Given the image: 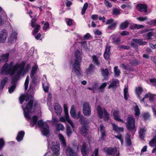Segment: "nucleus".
I'll use <instances>...</instances> for the list:
<instances>
[{"mask_svg":"<svg viewBox=\"0 0 156 156\" xmlns=\"http://www.w3.org/2000/svg\"><path fill=\"white\" fill-rule=\"evenodd\" d=\"M25 64V62L23 61L20 63H17L13 66L12 62L9 64L5 63L2 67L1 73L12 76L13 81L17 80L22 74L27 73L30 69V64H27L24 67Z\"/></svg>","mask_w":156,"mask_h":156,"instance_id":"1","label":"nucleus"},{"mask_svg":"<svg viewBox=\"0 0 156 156\" xmlns=\"http://www.w3.org/2000/svg\"><path fill=\"white\" fill-rule=\"evenodd\" d=\"M24 100L26 101H28V102L26 105H22L24 115L27 119L28 120L30 119L31 114L34 111V109L32 108L34 99L32 97L30 98L28 95H23L21 96L19 98L20 103L22 104Z\"/></svg>","mask_w":156,"mask_h":156,"instance_id":"2","label":"nucleus"},{"mask_svg":"<svg viewBox=\"0 0 156 156\" xmlns=\"http://www.w3.org/2000/svg\"><path fill=\"white\" fill-rule=\"evenodd\" d=\"M36 116H33L30 122V126L33 127L34 125L38 126L40 128H41V131L42 134L46 136H47L49 133V128L47 124L45 122H43L41 120H38Z\"/></svg>","mask_w":156,"mask_h":156,"instance_id":"3","label":"nucleus"},{"mask_svg":"<svg viewBox=\"0 0 156 156\" xmlns=\"http://www.w3.org/2000/svg\"><path fill=\"white\" fill-rule=\"evenodd\" d=\"M81 53V51L78 50L75 51L73 69L76 74L78 75L80 74V66L82 60Z\"/></svg>","mask_w":156,"mask_h":156,"instance_id":"4","label":"nucleus"},{"mask_svg":"<svg viewBox=\"0 0 156 156\" xmlns=\"http://www.w3.org/2000/svg\"><path fill=\"white\" fill-rule=\"evenodd\" d=\"M97 111L100 118H103L105 121L108 120L109 115L105 109H102L100 105H98L97 107Z\"/></svg>","mask_w":156,"mask_h":156,"instance_id":"5","label":"nucleus"},{"mask_svg":"<svg viewBox=\"0 0 156 156\" xmlns=\"http://www.w3.org/2000/svg\"><path fill=\"white\" fill-rule=\"evenodd\" d=\"M134 118L132 115H129L127 119V122L126 123L127 128L129 130L135 132L136 130L135 129Z\"/></svg>","mask_w":156,"mask_h":156,"instance_id":"6","label":"nucleus"},{"mask_svg":"<svg viewBox=\"0 0 156 156\" xmlns=\"http://www.w3.org/2000/svg\"><path fill=\"white\" fill-rule=\"evenodd\" d=\"M103 151L107 154L111 155L113 156H119V150L116 147H105L104 148Z\"/></svg>","mask_w":156,"mask_h":156,"instance_id":"7","label":"nucleus"},{"mask_svg":"<svg viewBox=\"0 0 156 156\" xmlns=\"http://www.w3.org/2000/svg\"><path fill=\"white\" fill-rule=\"evenodd\" d=\"M83 112L86 116H90L91 114V106L87 102H85L83 104Z\"/></svg>","mask_w":156,"mask_h":156,"instance_id":"8","label":"nucleus"},{"mask_svg":"<svg viewBox=\"0 0 156 156\" xmlns=\"http://www.w3.org/2000/svg\"><path fill=\"white\" fill-rule=\"evenodd\" d=\"M51 148L53 154L58 156L59 154V150L60 149V145L57 142H52L51 144Z\"/></svg>","mask_w":156,"mask_h":156,"instance_id":"9","label":"nucleus"},{"mask_svg":"<svg viewBox=\"0 0 156 156\" xmlns=\"http://www.w3.org/2000/svg\"><path fill=\"white\" fill-rule=\"evenodd\" d=\"M59 121L61 122L66 123V121H67L68 123H69L71 126L73 128L74 127V125L73 123L71 120L69 118L68 115H66L65 116L61 117L59 119Z\"/></svg>","mask_w":156,"mask_h":156,"instance_id":"10","label":"nucleus"},{"mask_svg":"<svg viewBox=\"0 0 156 156\" xmlns=\"http://www.w3.org/2000/svg\"><path fill=\"white\" fill-rule=\"evenodd\" d=\"M112 113L114 117V119L118 121L124 123V121L120 118L119 115V111L118 109H112Z\"/></svg>","mask_w":156,"mask_h":156,"instance_id":"11","label":"nucleus"},{"mask_svg":"<svg viewBox=\"0 0 156 156\" xmlns=\"http://www.w3.org/2000/svg\"><path fill=\"white\" fill-rule=\"evenodd\" d=\"M8 36L7 31L4 29L2 30L0 33V42H4Z\"/></svg>","mask_w":156,"mask_h":156,"instance_id":"12","label":"nucleus"},{"mask_svg":"<svg viewBox=\"0 0 156 156\" xmlns=\"http://www.w3.org/2000/svg\"><path fill=\"white\" fill-rule=\"evenodd\" d=\"M17 33L15 31H12L10 35L8 42L12 44L16 41L17 38Z\"/></svg>","mask_w":156,"mask_h":156,"instance_id":"13","label":"nucleus"},{"mask_svg":"<svg viewBox=\"0 0 156 156\" xmlns=\"http://www.w3.org/2000/svg\"><path fill=\"white\" fill-rule=\"evenodd\" d=\"M8 21L7 15L5 12L0 15V26Z\"/></svg>","mask_w":156,"mask_h":156,"instance_id":"14","label":"nucleus"},{"mask_svg":"<svg viewBox=\"0 0 156 156\" xmlns=\"http://www.w3.org/2000/svg\"><path fill=\"white\" fill-rule=\"evenodd\" d=\"M74 119H80V121L81 122V124H84V123H86L87 121L85 120L84 117L80 114V112H79L76 113L75 115V117L74 118Z\"/></svg>","mask_w":156,"mask_h":156,"instance_id":"15","label":"nucleus"},{"mask_svg":"<svg viewBox=\"0 0 156 156\" xmlns=\"http://www.w3.org/2000/svg\"><path fill=\"white\" fill-rule=\"evenodd\" d=\"M147 6L144 4H140L137 5V9L141 12H146L147 11Z\"/></svg>","mask_w":156,"mask_h":156,"instance_id":"16","label":"nucleus"},{"mask_svg":"<svg viewBox=\"0 0 156 156\" xmlns=\"http://www.w3.org/2000/svg\"><path fill=\"white\" fill-rule=\"evenodd\" d=\"M110 47L106 46L104 54V57L106 60H109V59L110 55L111 54L110 51Z\"/></svg>","mask_w":156,"mask_h":156,"instance_id":"17","label":"nucleus"},{"mask_svg":"<svg viewBox=\"0 0 156 156\" xmlns=\"http://www.w3.org/2000/svg\"><path fill=\"white\" fill-rule=\"evenodd\" d=\"M146 131L147 129L144 127L140 128L139 132L140 138L143 139L144 138Z\"/></svg>","mask_w":156,"mask_h":156,"instance_id":"18","label":"nucleus"},{"mask_svg":"<svg viewBox=\"0 0 156 156\" xmlns=\"http://www.w3.org/2000/svg\"><path fill=\"white\" fill-rule=\"evenodd\" d=\"M112 129L116 132L120 133L123 132L124 129L122 127H119L115 123L112 124Z\"/></svg>","mask_w":156,"mask_h":156,"instance_id":"19","label":"nucleus"},{"mask_svg":"<svg viewBox=\"0 0 156 156\" xmlns=\"http://www.w3.org/2000/svg\"><path fill=\"white\" fill-rule=\"evenodd\" d=\"M38 67L37 65L35 64L32 67V70L30 73V77L33 79V81L34 77V74L36 73L37 71V70Z\"/></svg>","mask_w":156,"mask_h":156,"instance_id":"20","label":"nucleus"},{"mask_svg":"<svg viewBox=\"0 0 156 156\" xmlns=\"http://www.w3.org/2000/svg\"><path fill=\"white\" fill-rule=\"evenodd\" d=\"M54 109L57 115H60L62 112V109L58 103L54 105Z\"/></svg>","mask_w":156,"mask_h":156,"instance_id":"21","label":"nucleus"},{"mask_svg":"<svg viewBox=\"0 0 156 156\" xmlns=\"http://www.w3.org/2000/svg\"><path fill=\"white\" fill-rule=\"evenodd\" d=\"M58 138L61 142V145L62 147L65 148L66 146V144L64 136L62 134L60 133L58 134Z\"/></svg>","mask_w":156,"mask_h":156,"instance_id":"22","label":"nucleus"},{"mask_svg":"<svg viewBox=\"0 0 156 156\" xmlns=\"http://www.w3.org/2000/svg\"><path fill=\"white\" fill-rule=\"evenodd\" d=\"M66 153L68 156H75L76 155V153L69 147H67Z\"/></svg>","mask_w":156,"mask_h":156,"instance_id":"23","label":"nucleus"},{"mask_svg":"<svg viewBox=\"0 0 156 156\" xmlns=\"http://www.w3.org/2000/svg\"><path fill=\"white\" fill-rule=\"evenodd\" d=\"M88 124L87 121L86 123H84V124H82L83 125V126L80 129V131L81 133L85 135L86 133L87 132V125Z\"/></svg>","mask_w":156,"mask_h":156,"instance_id":"24","label":"nucleus"},{"mask_svg":"<svg viewBox=\"0 0 156 156\" xmlns=\"http://www.w3.org/2000/svg\"><path fill=\"white\" fill-rule=\"evenodd\" d=\"M81 151L83 156H85L88 153V149L87 147L86 144L85 143H84L83 144Z\"/></svg>","mask_w":156,"mask_h":156,"instance_id":"25","label":"nucleus"},{"mask_svg":"<svg viewBox=\"0 0 156 156\" xmlns=\"http://www.w3.org/2000/svg\"><path fill=\"white\" fill-rule=\"evenodd\" d=\"M143 92V89L142 87H138L136 88V93L138 98L141 99V97L140 95L142 94Z\"/></svg>","mask_w":156,"mask_h":156,"instance_id":"26","label":"nucleus"},{"mask_svg":"<svg viewBox=\"0 0 156 156\" xmlns=\"http://www.w3.org/2000/svg\"><path fill=\"white\" fill-rule=\"evenodd\" d=\"M128 90V85H125L123 90L124 96L125 100H127L129 97Z\"/></svg>","mask_w":156,"mask_h":156,"instance_id":"27","label":"nucleus"},{"mask_svg":"<svg viewBox=\"0 0 156 156\" xmlns=\"http://www.w3.org/2000/svg\"><path fill=\"white\" fill-rule=\"evenodd\" d=\"M119 85V81L118 80L116 79H113L112 80L111 84L109 86L108 88H114Z\"/></svg>","mask_w":156,"mask_h":156,"instance_id":"28","label":"nucleus"},{"mask_svg":"<svg viewBox=\"0 0 156 156\" xmlns=\"http://www.w3.org/2000/svg\"><path fill=\"white\" fill-rule=\"evenodd\" d=\"M24 134L25 132L23 131L18 132L17 136L16 138V139L18 141H20L23 140Z\"/></svg>","mask_w":156,"mask_h":156,"instance_id":"29","label":"nucleus"},{"mask_svg":"<svg viewBox=\"0 0 156 156\" xmlns=\"http://www.w3.org/2000/svg\"><path fill=\"white\" fill-rule=\"evenodd\" d=\"M129 24V22L128 20L121 23L119 25V28L120 30H123L128 27Z\"/></svg>","mask_w":156,"mask_h":156,"instance_id":"30","label":"nucleus"},{"mask_svg":"<svg viewBox=\"0 0 156 156\" xmlns=\"http://www.w3.org/2000/svg\"><path fill=\"white\" fill-rule=\"evenodd\" d=\"M70 114L72 118H74L75 117V115L76 114V107L74 105H72L71 107Z\"/></svg>","mask_w":156,"mask_h":156,"instance_id":"31","label":"nucleus"},{"mask_svg":"<svg viewBox=\"0 0 156 156\" xmlns=\"http://www.w3.org/2000/svg\"><path fill=\"white\" fill-rule=\"evenodd\" d=\"M101 74L104 76L105 79H106L108 77V71L107 69H101Z\"/></svg>","mask_w":156,"mask_h":156,"instance_id":"32","label":"nucleus"},{"mask_svg":"<svg viewBox=\"0 0 156 156\" xmlns=\"http://www.w3.org/2000/svg\"><path fill=\"white\" fill-rule=\"evenodd\" d=\"M92 59L93 62L95 65L99 66L100 64L98 57L96 55H93L92 56Z\"/></svg>","mask_w":156,"mask_h":156,"instance_id":"33","label":"nucleus"},{"mask_svg":"<svg viewBox=\"0 0 156 156\" xmlns=\"http://www.w3.org/2000/svg\"><path fill=\"white\" fill-rule=\"evenodd\" d=\"M8 80V78L5 77L1 80L0 84V89H2L4 88L5 84Z\"/></svg>","mask_w":156,"mask_h":156,"instance_id":"34","label":"nucleus"},{"mask_svg":"<svg viewBox=\"0 0 156 156\" xmlns=\"http://www.w3.org/2000/svg\"><path fill=\"white\" fill-rule=\"evenodd\" d=\"M105 128L104 127L103 125L101 124L100 125L98 130L100 131L101 133V136L103 137L105 136Z\"/></svg>","mask_w":156,"mask_h":156,"instance_id":"35","label":"nucleus"},{"mask_svg":"<svg viewBox=\"0 0 156 156\" xmlns=\"http://www.w3.org/2000/svg\"><path fill=\"white\" fill-rule=\"evenodd\" d=\"M95 68V66L92 64H90L88 68L86 70V72L87 73H90L93 72Z\"/></svg>","mask_w":156,"mask_h":156,"instance_id":"36","label":"nucleus"},{"mask_svg":"<svg viewBox=\"0 0 156 156\" xmlns=\"http://www.w3.org/2000/svg\"><path fill=\"white\" fill-rule=\"evenodd\" d=\"M16 81H17V80H16V81H14V80L13 81L12 80V83L13 85H12L11 86V87H10L9 88V91L10 93L11 94V93H12L14 91V90L16 88L15 83Z\"/></svg>","mask_w":156,"mask_h":156,"instance_id":"37","label":"nucleus"},{"mask_svg":"<svg viewBox=\"0 0 156 156\" xmlns=\"http://www.w3.org/2000/svg\"><path fill=\"white\" fill-rule=\"evenodd\" d=\"M9 54L8 53H6L2 55L1 57L2 61L6 62L8 61L9 58Z\"/></svg>","mask_w":156,"mask_h":156,"instance_id":"38","label":"nucleus"},{"mask_svg":"<svg viewBox=\"0 0 156 156\" xmlns=\"http://www.w3.org/2000/svg\"><path fill=\"white\" fill-rule=\"evenodd\" d=\"M129 65H125L124 64H122L120 65V67L123 69H125V70H128L130 71H133L134 70V69L133 68H131V69H130L129 68Z\"/></svg>","mask_w":156,"mask_h":156,"instance_id":"39","label":"nucleus"},{"mask_svg":"<svg viewBox=\"0 0 156 156\" xmlns=\"http://www.w3.org/2000/svg\"><path fill=\"white\" fill-rule=\"evenodd\" d=\"M66 128L67 135L68 136H71L72 133V130L71 129L70 126L68 125H66Z\"/></svg>","mask_w":156,"mask_h":156,"instance_id":"40","label":"nucleus"},{"mask_svg":"<svg viewBox=\"0 0 156 156\" xmlns=\"http://www.w3.org/2000/svg\"><path fill=\"white\" fill-rule=\"evenodd\" d=\"M56 129L58 130H63L65 129V127L61 123H58L56 125Z\"/></svg>","mask_w":156,"mask_h":156,"instance_id":"41","label":"nucleus"},{"mask_svg":"<svg viewBox=\"0 0 156 156\" xmlns=\"http://www.w3.org/2000/svg\"><path fill=\"white\" fill-rule=\"evenodd\" d=\"M114 72L115 73V76H118L120 74V70L118 69L117 66H115L114 67Z\"/></svg>","mask_w":156,"mask_h":156,"instance_id":"42","label":"nucleus"},{"mask_svg":"<svg viewBox=\"0 0 156 156\" xmlns=\"http://www.w3.org/2000/svg\"><path fill=\"white\" fill-rule=\"evenodd\" d=\"M126 141L127 145L130 146L131 144V140L128 134H127L126 136Z\"/></svg>","mask_w":156,"mask_h":156,"instance_id":"43","label":"nucleus"},{"mask_svg":"<svg viewBox=\"0 0 156 156\" xmlns=\"http://www.w3.org/2000/svg\"><path fill=\"white\" fill-rule=\"evenodd\" d=\"M134 110L135 112V115L136 116H139L140 115V112L138 106H136L134 108Z\"/></svg>","mask_w":156,"mask_h":156,"instance_id":"44","label":"nucleus"},{"mask_svg":"<svg viewBox=\"0 0 156 156\" xmlns=\"http://www.w3.org/2000/svg\"><path fill=\"white\" fill-rule=\"evenodd\" d=\"M153 35V33L151 32H148L145 34L144 35V37H145L147 39L149 40L151 39V37Z\"/></svg>","mask_w":156,"mask_h":156,"instance_id":"45","label":"nucleus"},{"mask_svg":"<svg viewBox=\"0 0 156 156\" xmlns=\"http://www.w3.org/2000/svg\"><path fill=\"white\" fill-rule=\"evenodd\" d=\"M88 6V4L86 2L84 3L81 11V14L82 15H83L85 13L86 11L87 8Z\"/></svg>","mask_w":156,"mask_h":156,"instance_id":"46","label":"nucleus"},{"mask_svg":"<svg viewBox=\"0 0 156 156\" xmlns=\"http://www.w3.org/2000/svg\"><path fill=\"white\" fill-rule=\"evenodd\" d=\"M29 76H27L24 83L25 89V90H27L28 88V85L29 81Z\"/></svg>","mask_w":156,"mask_h":156,"instance_id":"47","label":"nucleus"},{"mask_svg":"<svg viewBox=\"0 0 156 156\" xmlns=\"http://www.w3.org/2000/svg\"><path fill=\"white\" fill-rule=\"evenodd\" d=\"M66 22L68 25L71 26L73 24V21L72 19L66 18L65 19Z\"/></svg>","mask_w":156,"mask_h":156,"instance_id":"48","label":"nucleus"},{"mask_svg":"<svg viewBox=\"0 0 156 156\" xmlns=\"http://www.w3.org/2000/svg\"><path fill=\"white\" fill-rule=\"evenodd\" d=\"M136 41L137 42V44L139 45H145L147 44V42L145 41H143L141 39H136Z\"/></svg>","mask_w":156,"mask_h":156,"instance_id":"49","label":"nucleus"},{"mask_svg":"<svg viewBox=\"0 0 156 156\" xmlns=\"http://www.w3.org/2000/svg\"><path fill=\"white\" fill-rule=\"evenodd\" d=\"M117 24V23L116 22H113L108 27V28L110 30H113L115 29Z\"/></svg>","mask_w":156,"mask_h":156,"instance_id":"50","label":"nucleus"},{"mask_svg":"<svg viewBox=\"0 0 156 156\" xmlns=\"http://www.w3.org/2000/svg\"><path fill=\"white\" fill-rule=\"evenodd\" d=\"M149 144L152 147L156 144V136L154 137L152 140L149 142Z\"/></svg>","mask_w":156,"mask_h":156,"instance_id":"51","label":"nucleus"},{"mask_svg":"<svg viewBox=\"0 0 156 156\" xmlns=\"http://www.w3.org/2000/svg\"><path fill=\"white\" fill-rule=\"evenodd\" d=\"M114 136L120 140L122 144L123 143V138L122 135L121 134H119L117 135H114Z\"/></svg>","mask_w":156,"mask_h":156,"instance_id":"52","label":"nucleus"},{"mask_svg":"<svg viewBox=\"0 0 156 156\" xmlns=\"http://www.w3.org/2000/svg\"><path fill=\"white\" fill-rule=\"evenodd\" d=\"M144 27V26L143 25H137L136 24H135L131 26V29H133V28H136L137 29H139L141 28H143Z\"/></svg>","mask_w":156,"mask_h":156,"instance_id":"53","label":"nucleus"},{"mask_svg":"<svg viewBox=\"0 0 156 156\" xmlns=\"http://www.w3.org/2000/svg\"><path fill=\"white\" fill-rule=\"evenodd\" d=\"M131 45L132 47H133L135 48H136L137 47V43L136 41V39L133 40L132 41L131 44Z\"/></svg>","mask_w":156,"mask_h":156,"instance_id":"54","label":"nucleus"},{"mask_svg":"<svg viewBox=\"0 0 156 156\" xmlns=\"http://www.w3.org/2000/svg\"><path fill=\"white\" fill-rule=\"evenodd\" d=\"M40 26L37 25L35 26L34 30L33 33L34 35H35L37 33L40 29Z\"/></svg>","mask_w":156,"mask_h":156,"instance_id":"55","label":"nucleus"},{"mask_svg":"<svg viewBox=\"0 0 156 156\" xmlns=\"http://www.w3.org/2000/svg\"><path fill=\"white\" fill-rule=\"evenodd\" d=\"M113 14L115 15H117L120 13V10L114 8L112 10Z\"/></svg>","mask_w":156,"mask_h":156,"instance_id":"56","label":"nucleus"},{"mask_svg":"<svg viewBox=\"0 0 156 156\" xmlns=\"http://www.w3.org/2000/svg\"><path fill=\"white\" fill-rule=\"evenodd\" d=\"M142 116L144 120H146L149 119L150 115L148 113H144L142 114Z\"/></svg>","mask_w":156,"mask_h":156,"instance_id":"57","label":"nucleus"},{"mask_svg":"<svg viewBox=\"0 0 156 156\" xmlns=\"http://www.w3.org/2000/svg\"><path fill=\"white\" fill-rule=\"evenodd\" d=\"M130 63L133 66H136L139 63L138 61L136 59H133L131 60Z\"/></svg>","mask_w":156,"mask_h":156,"instance_id":"58","label":"nucleus"},{"mask_svg":"<svg viewBox=\"0 0 156 156\" xmlns=\"http://www.w3.org/2000/svg\"><path fill=\"white\" fill-rule=\"evenodd\" d=\"M117 36L115 35H112L110 37V40L112 41V43H113V41H116V40L118 38H116Z\"/></svg>","mask_w":156,"mask_h":156,"instance_id":"59","label":"nucleus"},{"mask_svg":"<svg viewBox=\"0 0 156 156\" xmlns=\"http://www.w3.org/2000/svg\"><path fill=\"white\" fill-rule=\"evenodd\" d=\"M49 27V24L48 23L46 22L45 23L43 27V29L44 30H47Z\"/></svg>","mask_w":156,"mask_h":156,"instance_id":"60","label":"nucleus"},{"mask_svg":"<svg viewBox=\"0 0 156 156\" xmlns=\"http://www.w3.org/2000/svg\"><path fill=\"white\" fill-rule=\"evenodd\" d=\"M107 85V83L106 82L102 83L99 87V90L100 91H102L103 89Z\"/></svg>","mask_w":156,"mask_h":156,"instance_id":"61","label":"nucleus"},{"mask_svg":"<svg viewBox=\"0 0 156 156\" xmlns=\"http://www.w3.org/2000/svg\"><path fill=\"white\" fill-rule=\"evenodd\" d=\"M104 3L106 6L107 7L111 8L112 7L111 3L107 0H105L104 1Z\"/></svg>","mask_w":156,"mask_h":156,"instance_id":"62","label":"nucleus"},{"mask_svg":"<svg viewBox=\"0 0 156 156\" xmlns=\"http://www.w3.org/2000/svg\"><path fill=\"white\" fill-rule=\"evenodd\" d=\"M64 111L65 115H68V110L67 106L66 104H65L63 106Z\"/></svg>","mask_w":156,"mask_h":156,"instance_id":"63","label":"nucleus"},{"mask_svg":"<svg viewBox=\"0 0 156 156\" xmlns=\"http://www.w3.org/2000/svg\"><path fill=\"white\" fill-rule=\"evenodd\" d=\"M137 19L140 21H143L147 19V18L146 17H140L137 18Z\"/></svg>","mask_w":156,"mask_h":156,"instance_id":"64","label":"nucleus"}]
</instances>
